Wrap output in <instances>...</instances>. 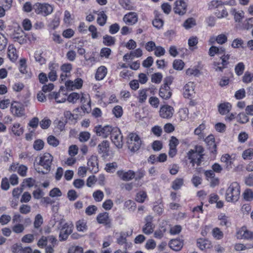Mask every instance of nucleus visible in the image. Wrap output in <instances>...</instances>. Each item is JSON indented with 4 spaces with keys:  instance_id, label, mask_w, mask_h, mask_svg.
Instances as JSON below:
<instances>
[{
    "instance_id": "obj_1",
    "label": "nucleus",
    "mask_w": 253,
    "mask_h": 253,
    "mask_svg": "<svg viewBox=\"0 0 253 253\" xmlns=\"http://www.w3.org/2000/svg\"><path fill=\"white\" fill-rule=\"evenodd\" d=\"M240 196V186L238 183H231L225 193V200L228 202L235 203L238 201Z\"/></svg>"
},
{
    "instance_id": "obj_2",
    "label": "nucleus",
    "mask_w": 253,
    "mask_h": 253,
    "mask_svg": "<svg viewBox=\"0 0 253 253\" xmlns=\"http://www.w3.org/2000/svg\"><path fill=\"white\" fill-rule=\"evenodd\" d=\"M204 149L201 146H196L193 150H190L187 153V157L194 166L196 164L200 165L203 156Z\"/></svg>"
},
{
    "instance_id": "obj_3",
    "label": "nucleus",
    "mask_w": 253,
    "mask_h": 253,
    "mask_svg": "<svg viewBox=\"0 0 253 253\" xmlns=\"http://www.w3.org/2000/svg\"><path fill=\"white\" fill-rule=\"evenodd\" d=\"M53 161V157L49 153H44L40 157L39 165L42 167V169L38 168V172L42 173H47L50 170V167Z\"/></svg>"
},
{
    "instance_id": "obj_4",
    "label": "nucleus",
    "mask_w": 253,
    "mask_h": 253,
    "mask_svg": "<svg viewBox=\"0 0 253 253\" xmlns=\"http://www.w3.org/2000/svg\"><path fill=\"white\" fill-rule=\"evenodd\" d=\"M127 145L128 149L132 152L137 151L141 145V140L135 133H130L127 136Z\"/></svg>"
},
{
    "instance_id": "obj_5",
    "label": "nucleus",
    "mask_w": 253,
    "mask_h": 253,
    "mask_svg": "<svg viewBox=\"0 0 253 253\" xmlns=\"http://www.w3.org/2000/svg\"><path fill=\"white\" fill-rule=\"evenodd\" d=\"M35 12L43 16L50 14L53 10V6L47 3H36L33 6Z\"/></svg>"
},
{
    "instance_id": "obj_6",
    "label": "nucleus",
    "mask_w": 253,
    "mask_h": 253,
    "mask_svg": "<svg viewBox=\"0 0 253 253\" xmlns=\"http://www.w3.org/2000/svg\"><path fill=\"white\" fill-rule=\"evenodd\" d=\"M61 229L59 238L62 240H66L68 236L72 233L73 224L72 222H61Z\"/></svg>"
},
{
    "instance_id": "obj_7",
    "label": "nucleus",
    "mask_w": 253,
    "mask_h": 253,
    "mask_svg": "<svg viewBox=\"0 0 253 253\" xmlns=\"http://www.w3.org/2000/svg\"><path fill=\"white\" fill-rule=\"evenodd\" d=\"M236 235L238 239L250 240L253 239V232L249 230L246 226L237 229Z\"/></svg>"
},
{
    "instance_id": "obj_8",
    "label": "nucleus",
    "mask_w": 253,
    "mask_h": 253,
    "mask_svg": "<svg viewBox=\"0 0 253 253\" xmlns=\"http://www.w3.org/2000/svg\"><path fill=\"white\" fill-rule=\"evenodd\" d=\"M112 142L119 149L123 145V135L118 127L112 129Z\"/></svg>"
},
{
    "instance_id": "obj_9",
    "label": "nucleus",
    "mask_w": 253,
    "mask_h": 253,
    "mask_svg": "<svg viewBox=\"0 0 253 253\" xmlns=\"http://www.w3.org/2000/svg\"><path fill=\"white\" fill-rule=\"evenodd\" d=\"M11 37L14 42L20 44H24L27 42L25 33L21 28H18L14 30Z\"/></svg>"
},
{
    "instance_id": "obj_10",
    "label": "nucleus",
    "mask_w": 253,
    "mask_h": 253,
    "mask_svg": "<svg viewBox=\"0 0 253 253\" xmlns=\"http://www.w3.org/2000/svg\"><path fill=\"white\" fill-rule=\"evenodd\" d=\"M153 217L147 215L145 218V224L142 227V232L146 235H150L154 232L155 225L152 223Z\"/></svg>"
},
{
    "instance_id": "obj_11",
    "label": "nucleus",
    "mask_w": 253,
    "mask_h": 253,
    "mask_svg": "<svg viewBox=\"0 0 253 253\" xmlns=\"http://www.w3.org/2000/svg\"><path fill=\"white\" fill-rule=\"evenodd\" d=\"M174 113V109L172 107L164 105L161 107L159 111L160 116L163 119L171 118Z\"/></svg>"
},
{
    "instance_id": "obj_12",
    "label": "nucleus",
    "mask_w": 253,
    "mask_h": 253,
    "mask_svg": "<svg viewBox=\"0 0 253 253\" xmlns=\"http://www.w3.org/2000/svg\"><path fill=\"white\" fill-rule=\"evenodd\" d=\"M10 110L15 116L21 117L24 115V108L23 105L18 102L14 101L11 104Z\"/></svg>"
},
{
    "instance_id": "obj_13",
    "label": "nucleus",
    "mask_w": 253,
    "mask_h": 253,
    "mask_svg": "<svg viewBox=\"0 0 253 253\" xmlns=\"http://www.w3.org/2000/svg\"><path fill=\"white\" fill-rule=\"evenodd\" d=\"M48 68L50 72L48 74V78L50 81L54 82L57 78V71L59 68V64L54 62H50L48 64Z\"/></svg>"
},
{
    "instance_id": "obj_14",
    "label": "nucleus",
    "mask_w": 253,
    "mask_h": 253,
    "mask_svg": "<svg viewBox=\"0 0 253 253\" xmlns=\"http://www.w3.org/2000/svg\"><path fill=\"white\" fill-rule=\"evenodd\" d=\"M94 130L97 135L104 138L107 137L111 134V126L109 125L104 126L98 125L94 127Z\"/></svg>"
},
{
    "instance_id": "obj_15",
    "label": "nucleus",
    "mask_w": 253,
    "mask_h": 253,
    "mask_svg": "<svg viewBox=\"0 0 253 253\" xmlns=\"http://www.w3.org/2000/svg\"><path fill=\"white\" fill-rule=\"evenodd\" d=\"M174 5L173 9L175 13L183 15L186 13L187 4L183 0H176L174 2Z\"/></svg>"
},
{
    "instance_id": "obj_16",
    "label": "nucleus",
    "mask_w": 253,
    "mask_h": 253,
    "mask_svg": "<svg viewBox=\"0 0 253 253\" xmlns=\"http://www.w3.org/2000/svg\"><path fill=\"white\" fill-rule=\"evenodd\" d=\"M83 84V81L81 78H77L74 81L69 80L66 82L65 86L70 90H75L81 88Z\"/></svg>"
},
{
    "instance_id": "obj_17",
    "label": "nucleus",
    "mask_w": 253,
    "mask_h": 253,
    "mask_svg": "<svg viewBox=\"0 0 253 253\" xmlns=\"http://www.w3.org/2000/svg\"><path fill=\"white\" fill-rule=\"evenodd\" d=\"M195 84L192 82L187 83L183 87V95L185 98H190L195 94Z\"/></svg>"
},
{
    "instance_id": "obj_18",
    "label": "nucleus",
    "mask_w": 253,
    "mask_h": 253,
    "mask_svg": "<svg viewBox=\"0 0 253 253\" xmlns=\"http://www.w3.org/2000/svg\"><path fill=\"white\" fill-rule=\"evenodd\" d=\"M221 162L225 164V168L229 170L232 168L234 162L235 160V157H232L228 154L223 155L220 159Z\"/></svg>"
},
{
    "instance_id": "obj_19",
    "label": "nucleus",
    "mask_w": 253,
    "mask_h": 253,
    "mask_svg": "<svg viewBox=\"0 0 253 253\" xmlns=\"http://www.w3.org/2000/svg\"><path fill=\"white\" fill-rule=\"evenodd\" d=\"M51 98L55 100L57 103H64L67 99V95L64 90H60L58 92H52L50 94Z\"/></svg>"
},
{
    "instance_id": "obj_20",
    "label": "nucleus",
    "mask_w": 253,
    "mask_h": 253,
    "mask_svg": "<svg viewBox=\"0 0 253 253\" xmlns=\"http://www.w3.org/2000/svg\"><path fill=\"white\" fill-rule=\"evenodd\" d=\"M159 95L164 99H168L170 97L171 92L168 83H165L161 86L159 89Z\"/></svg>"
},
{
    "instance_id": "obj_21",
    "label": "nucleus",
    "mask_w": 253,
    "mask_h": 253,
    "mask_svg": "<svg viewBox=\"0 0 253 253\" xmlns=\"http://www.w3.org/2000/svg\"><path fill=\"white\" fill-rule=\"evenodd\" d=\"M56 240L53 236L47 237L42 236L38 241V246L40 248H43L47 245V243L52 244L53 246L55 245Z\"/></svg>"
},
{
    "instance_id": "obj_22",
    "label": "nucleus",
    "mask_w": 253,
    "mask_h": 253,
    "mask_svg": "<svg viewBox=\"0 0 253 253\" xmlns=\"http://www.w3.org/2000/svg\"><path fill=\"white\" fill-rule=\"evenodd\" d=\"M110 144L108 141H103L98 146L99 152L102 154V157L106 159L109 155Z\"/></svg>"
},
{
    "instance_id": "obj_23",
    "label": "nucleus",
    "mask_w": 253,
    "mask_h": 253,
    "mask_svg": "<svg viewBox=\"0 0 253 253\" xmlns=\"http://www.w3.org/2000/svg\"><path fill=\"white\" fill-rule=\"evenodd\" d=\"M123 20L126 24L133 25L137 22L138 17L136 13L129 12L124 16Z\"/></svg>"
},
{
    "instance_id": "obj_24",
    "label": "nucleus",
    "mask_w": 253,
    "mask_h": 253,
    "mask_svg": "<svg viewBox=\"0 0 253 253\" xmlns=\"http://www.w3.org/2000/svg\"><path fill=\"white\" fill-rule=\"evenodd\" d=\"M169 248L172 250L177 252L181 250L183 246V240L179 239H172L169 243Z\"/></svg>"
},
{
    "instance_id": "obj_25",
    "label": "nucleus",
    "mask_w": 253,
    "mask_h": 253,
    "mask_svg": "<svg viewBox=\"0 0 253 253\" xmlns=\"http://www.w3.org/2000/svg\"><path fill=\"white\" fill-rule=\"evenodd\" d=\"M60 69L62 73L61 74L60 78L61 80L63 81L68 77V74L70 73L72 69V65L70 63H65L61 65Z\"/></svg>"
},
{
    "instance_id": "obj_26",
    "label": "nucleus",
    "mask_w": 253,
    "mask_h": 253,
    "mask_svg": "<svg viewBox=\"0 0 253 253\" xmlns=\"http://www.w3.org/2000/svg\"><path fill=\"white\" fill-rule=\"evenodd\" d=\"M117 173L121 179L126 181L130 180L135 177V172L131 170L127 171H118Z\"/></svg>"
},
{
    "instance_id": "obj_27",
    "label": "nucleus",
    "mask_w": 253,
    "mask_h": 253,
    "mask_svg": "<svg viewBox=\"0 0 253 253\" xmlns=\"http://www.w3.org/2000/svg\"><path fill=\"white\" fill-rule=\"evenodd\" d=\"M197 246L201 250H204L206 249H209L211 247V242L210 241L206 239L200 238L197 241Z\"/></svg>"
},
{
    "instance_id": "obj_28",
    "label": "nucleus",
    "mask_w": 253,
    "mask_h": 253,
    "mask_svg": "<svg viewBox=\"0 0 253 253\" xmlns=\"http://www.w3.org/2000/svg\"><path fill=\"white\" fill-rule=\"evenodd\" d=\"M7 55L10 60L12 62H15L17 59L18 55L15 47L13 45L8 46Z\"/></svg>"
},
{
    "instance_id": "obj_29",
    "label": "nucleus",
    "mask_w": 253,
    "mask_h": 253,
    "mask_svg": "<svg viewBox=\"0 0 253 253\" xmlns=\"http://www.w3.org/2000/svg\"><path fill=\"white\" fill-rule=\"evenodd\" d=\"M231 105L228 102L221 103L218 105L219 113L222 115L229 113L231 109Z\"/></svg>"
},
{
    "instance_id": "obj_30",
    "label": "nucleus",
    "mask_w": 253,
    "mask_h": 253,
    "mask_svg": "<svg viewBox=\"0 0 253 253\" xmlns=\"http://www.w3.org/2000/svg\"><path fill=\"white\" fill-rule=\"evenodd\" d=\"M76 227L78 231L84 232L87 230V222L84 219H81L76 223Z\"/></svg>"
},
{
    "instance_id": "obj_31",
    "label": "nucleus",
    "mask_w": 253,
    "mask_h": 253,
    "mask_svg": "<svg viewBox=\"0 0 253 253\" xmlns=\"http://www.w3.org/2000/svg\"><path fill=\"white\" fill-rule=\"evenodd\" d=\"M107 73V68L104 66H100L97 69L95 78L97 80H103L106 76Z\"/></svg>"
},
{
    "instance_id": "obj_32",
    "label": "nucleus",
    "mask_w": 253,
    "mask_h": 253,
    "mask_svg": "<svg viewBox=\"0 0 253 253\" xmlns=\"http://www.w3.org/2000/svg\"><path fill=\"white\" fill-rule=\"evenodd\" d=\"M225 51V49L222 47L218 48L215 46H211L209 50V54L210 56H214L215 54H221Z\"/></svg>"
},
{
    "instance_id": "obj_33",
    "label": "nucleus",
    "mask_w": 253,
    "mask_h": 253,
    "mask_svg": "<svg viewBox=\"0 0 253 253\" xmlns=\"http://www.w3.org/2000/svg\"><path fill=\"white\" fill-rule=\"evenodd\" d=\"M218 220L220 221V225L224 226H229L230 225V218L224 213H220L218 217Z\"/></svg>"
},
{
    "instance_id": "obj_34",
    "label": "nucleus",
    "mask_w": 253,
    "mask_h": 253,
    "mask_svg": "<svg viewBox=\"0 0 253 253\" xmlns=\"http://www.w3.org/2000/svg\"><path fill=\"white\" fill-rule=\"evenodd\" d=\"M148 91V89L147 88L140 89L138 91L137 99L139 103H143L146 101L147 98Z\"/></svg>"
},
{
    "instance_id": "obj_35",
    "label": "nucleus",
    "mask_w": 253,
    "mask_h": 253,
    "mask_svg": "<svg viewBox=\"0 0 253 253\" xmlns=\"http://www.w3.org/2000/svg\"><path fill=\"white\" fill-rule=\"evenodd\" d=\"M12 132L17 136H20L23 133L24 129L19 123H14L11 127Z\"/></svg>"
},
{
    "instance_id": "obj_36",
    "label": "nucleus",
    "mask_w": 253,
    "mask_h": 253,
    "mask_svg": "<svg viewBox=\"0 0 253 253\" xmlns=\"http://www.w3.org/2000/svg\"><path fill=\"white\" fill-rule=\"evenodd\" d=\"M97 220L99 223L107 224L109 221V213H100L97 217Z\"/></svg>"
},
{
    "instance_id": "obj_37",
    "label": "nucleus",
    "mask_w": 253,
    "mask_h": 253,
    "mask_svg": "<svg viewBox=\"0 0 253 253\" xmlns=\"http://www.w3.org/2000/svg\"><path fill=\"white\" fill-rule=\"evenodd\" d=\"M93 13H96L98 15V17L97 18V23L100 25V26H103L106 22L107 20V16L104 13L103 11H100L97 13V11H94Z\"/></svg>"
},
{
    "instance_id": "obj_38",
    "label": "nucleus",
    "mask_w": 253,
    "mask_h": 253,
    "mask_svg": "<svg viewBox=\"0 0 253 253\" xmlns=\"http://www.w3.org/2000/svg\"><path fill=\"white\" fill-rule=\"evenodd\" d=\"M231 12L234 15L236 22H240L244 16V12L243 10L237 11L235 9H232Z\"/></svg>"
},
{
    "instance_id": "obj_39",
    "label": "nucleus",
    "mask_w": 253,
    "mask_h": 253,
    "mask_svg": "<svg viewBox=\"0 0 253 253\" xmlns=\"http://www.w3.org/2000/svg\"><path fill=\"white\" fill-rule=\"evenodd\" d=\"M243 197L246 201H252L253 200V191L251 189H246L243 193Z\"/></svg>"
},
{
    "instance_id": "obj_40",
    "label": "nucleus",
    "mask_w": 253,
    "mask_h": 253,
    "mask_svg": "<svg viewBox=\"0 0 253 253\" xmlns=\"http://www.w3.org/2000/svg\"><path fill=\"white\" fill-rule=\"evenodd\" d=\"M42 50H37L35 53V60L41 65H42L45 63V60L42 56Z\"/></svg>"
},
{
    "instance_id": "obj_41",
    "label": "nucleus",
    "mask_w": 253,
    "mask_h": 253,
    "mask_svg": "<svg viewBox=\"0 0 253 253\" xmlns=\"http://www.w3.org/2000/svg\"><path fill=\"white\" fill-rule=\"evenodd\" d=\"M189 110L186 108L179 109L178 116L181 121H186L188 118Z\"/></svg>"
},
{
    "instance_id": "obj_42",
    "label": "nucleus",
    "mask_w": 253,
    "mask_h": 253,
    "mask_svg": "<svg viewBox=\"0 0 253 253\" xmlns=\"http://www.w3.org/2000/svg\"><path fill=\"white\" fill-rule=\"evenodd\" d=\"M242 157L245 160H251L253 158V149L248 148L243 152Z\"/></svg>"
},
{
    "instance_id": "obj_43",
    "label": "nucleus",
    "mask_w": 253,
    "mask_h": 253,
    "mask_svg": "<svg viewBox=\"0 0 253 253\" xmlns=\"http://www.w3.org/2000/svg\"><path fill=\"white\" fill-rule=\"evenodd\" d=\"M196 22L195 19L193 18H189L183 24V26L185 29L188 30L196 25Z\"/></svg>"
},
{
    "instance_id": "obj_44",
    "label": "nucleus",
    "mask_w": 253,
    "mask_h": 253,
    "mask_svg": "<svg viewBox=\"0 0 253 253\" xmlns=\"http://www.w3.org/2000/svg\"><path fill=\"white\" fill-rule=\"evenodd\" d=\"M212 235L217 240L221 239L224 235L223 232L218 227H215L212 229Z\"/></svg>"
},
{
    "instance_id": "obj_45",
    "label": "nucleus",
    "mask_w": 253,
    "mask_h": 253,
    "mask_svg": "<svg viewBox=\"0 0 253 253\" xmlns=\"http://www.w3.org/2000/svg\"><path fill=\"white\" fill-rule=\"evenodd\" d=\"M147 197L146 193L145 191H139L136 194L135 200L137 202L143 203Z\"/></svg>"
},
{
    "instance_id": "obj_46",
    "label": "nucleus",
    "mask_w": 253,
    "mask_h": 253,
    "mask_svg": "<svg viewBox=\"0 0 253 253\" xmlns=\"http://www.w3.org/2000/svg\"><path fill=\"white\" fill-rule=\"evenodd\" d=\"M48 144L53 147H57L59 144V140L54 136L50 135L47 138Z\"/></svg>"
},
{
    "instance_id": "obj_47",
    "label": "nucleus",
    "mask_w": 253,
    "mask_h": 253,
    "mask_svg": "<svg viewBox=\"0 0 253 253\" xmlns=\"http://www.w3.org/2000/svg\"><path fill=\"white\" fill-rule=\"evenodd\" d=\"M215 15L218 18L222 19L226 17L228 15V13L225 7H222L221 10L217 9L215 12Z\"/></svg>"
},
{
    "instance_id": "obj_48",
    "label": "nucleus",
    "mask_w": 253,
    "mask_h": 253,
    "mask_svg": "<svg viewBox=\"0 0 253 253\" xmlns=\"http://www.w3.org/2000/svg\"><path fill=\"white\" fill-rule=\"evenodd\" d=\"M80 95L79 93L72 92L68 95L67 99L69 102L75 103L80 99Z\"/></svg>"
},
{
    "instance_id": "obj_49",
    "label": "nucleus",
    "mask_w": 253,
    "mask_h": 253,
    "mask_svg": "<svg viewBox=\"0 0 253 253\" xmlns=\"http://www.w3.org/2000/svg\"><path fill=\"white\" fill-rule=\"evenodd\" d=\"M112 112L114 116L117 118H121L123 114V108L119 105L115 106L113 108Z\"/></svg>"
},
{
    "instance_id": "obj_50",
    "label": "nucleus",
    "mask_w": 253,
    "mask_h": 253,
    "mask_svg": "<svg viewBox=\"0 0 253 253\" xmlns=\"http://www.w3.org/2000/svg\"><path fill=\"white\" fill-rule=\"evenodd\" d=\"M183 184V179L182 178H176L172 183V188L174 190L179 189Z\"/></svg>"
},
{
    "instance_id": "obj_51",
    "label": "nucleus",
    "mask_w": 253,
    "mask_h": 253,
    "mask_svg": "<svg viewBox=\"0 0 253 253\" xmlns=\"http://www.w3.org/2000/svg\"><path fill=\"white\" fill-rule=\"evenodd\" d=\"M88 166L91 167V170L94 172H96L98 170L97 169V163L96 159L95 157L91 158L87 162Z\"/></svg>"
},
{
    "instance_id": "obj_52",
    "label": "nucleus",
    "mask_w": 253,
    "mask_h": 253,
    "mask_svg": "<svg viewBox=\"0 0 253 253\" xmlns=\"http://www.w3.org/2000/svg\"><path fill=\"white\" fill-rule=\"evenodd\" d=\"M125 207L129 211H133L136 209V205L134 201L130 200H128L125 202Z\"/></svg>"
},
{
    "instance_id": "obj_53",
    "label": "nucleus",
    "mask_w": 253,
    "mask_h": 253,
    "mask_svg": "<svg viewBox=\"0 0 253 253\" xmlns=\"http://www.w3.org/2000/svg\"><path fill=\"white\" fill-rule=\"evenodd\" d=\"M80 95L81 102L83 104L86 103L89 107H90V99L88 94L81 93Z\"/></svg>"
},
{
    "instance_id": "obj_54",
    "label": "nucleus",
    "mask_w": 253,
    "mask_h": 253,
    "mask_svg": "<svg viewBox=\"0 0 253 253\" xmlns=\"http://www.w3.org/2000/svg\"><path fill=\"white\" fill-rule=\"evenodd\" d=\"M156 247V242L153 239H148L145 244V248L147 250H153Z\"/></svg>"
},
{
    "instance_id": "obj_55",
    "label": "nucleus",
    "mask_w": 253,
    "mask_h": 253,
    "mask_svg": "<svg viewBox=\"0 0 253 253\" xmlns=\"http://www.w3.org/2000/svg\"><path fill=\"white\" fill-rule=\"evenodd\" d=\"M205 142L208 145L213 148H215L216 145L214 141V137L213 135H209L205 139Z\"/></svg>"
},
{
    "instance_id": "obj_56",
    "label": "nucleus",
    "mask_w": 253,
    "mask_h": 253,
    "mask_svg": "<svg viewBox=\"0 0 253 253\" xmlns=\"http://www.w3.org/2000/svg\"><path fill=\"white\" fill-rule=\"evenodd\" d=\"M198 43V39L196 37H192L189 39L188 44L190 50H193L195 48L194 46H196Z\"/></svg>"
},
{
    "instance_id": "obj_57",
    "label": "nucleus",
    "mask_w": 253,
    "mask_h": 253,
    "mask_svg": "<svg viewBox=\"0 0 253 253\" xmlns=\"http://www.w3.org/2000/svg\"><path fill=\"white\" fill-rule=\"evenodd\" d=\"M63 21L66 24H71L73 18L72 17V15L70 11L66 10L64 12V16H63Z\"/></svg>"
},
{
    "instance_id": "obj_58",
    "label": "nucleus",
    "mask_w": 253,
    "mask_h": 253,
    "mask_svg": "<svg viewBox=\"0 0 253 253\" xmlns=\"http://www.w3.org/2000/svg\"><path fill=\"white\" fill-rule=\"evenodd\" d=\"M12 229L14 233L20 234L23 232L25 229V226L22 224L17 223L12 227Z\"/></svg>"
},
{
    "instance_id": "obj_59",
    "label": "nucleus",
    "mask_w": 253,
    "mask_h": 253,
    "mask_svg": "<svg viewBox=\"0 0 253 253\" xmlns=\"http://www.w3.org/2000/svg\"><path fill=\"white\" fill-rule=\"evenodd\" d=\"M88 31L91 33V38L93 39H95L98 38L99 33L97 31V29L94 25H90L88 27Z\"/></svg>"
},
{
    "instance_id": "obj_60",
    "label": "nucleus",
    "mask_w": 253,
    "mask_h": 253,
    "mask_svg": "<svg viewBox=\"0 0 253 253\" xmlns=\"http://www.w3.org/2000/svg\"><path fill=\"white\" fill-rule=\"evenodd\" d=\"M205 128L206 126L204 124L200 125L199 126L195 129V134L199 135V137L201 138H203V131L205 130Z\"/></svg>"
},
{
    "instance_id": "obj_61",
    "label": "nucleus",
    "mask_w": 253,
    "mask_h": 253,
    "mask_svg": "<svg viewBox=\"0 0 253 253\" xmlns=\"http://www.w3.org/2000/svg\"><path fill=\"white\" fill-rule=\"evenodd\" d=\"M245 65L243 62H240L235 66V71L238 76L241 75L245 70Z\"/></svg>"
},
{
    "instance_id": "obj_62",
    "label": "nucleus",
    "mask_w": 253,
    "mask_h": 253,
    "mask_svg": "<svg viewBox=\"0 0 253 253\" xmlns=\"http://www.w3.org/2000/svg\"><path fill=\"white\" fill-rule=\"evenodd\" d=\"M11 219V217L9 215L3 214L0 216V224L2 225H6Z\"/></svg>"
},
{
    "instance_id": "obj_63",
    "label": "nucleus",
    "mask_w": 253,
    "mask_h": 253,
    "mask_svg": "<svg viewBox=\"0 0 253 253\" xmlns=\"http://www.w3.org/2000/svg\"><path fill=\"white\" fill-rule=\"evenodd\" d=\"M93 197L96 202H100L103 199L104 194L102 191L97 190L93 192Z\"/></svg>"
},
{
    "instance_id": "obj_64",
    "label": "nucleus",
    "mask_w": 253,
    "mask_h": 253,
    "mask_svg": "<svg viewBox=\"0 0 253 253\" xmlns=\"http://www.w3.org/2000/svg\"><path fill=\"white\" fill-rule=\"evenodd\" d=\"M184 63L181 60H175L173 63V67L177 70H181L184 67Z\"/></svg>"
}]
</instances>
